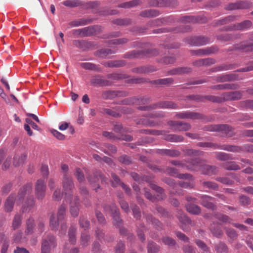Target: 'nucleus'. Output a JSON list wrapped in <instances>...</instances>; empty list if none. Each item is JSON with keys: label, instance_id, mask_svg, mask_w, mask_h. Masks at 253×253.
Returning a JSON list of instances; mask_svg holds the SVG:
<instances>
[{"label": "nucleus", "instance_id": "obj_59", "mask_svg": "<svg viewBox=\"0 0 253 253\" xmlns=\"http://www.w3.org/2000/svg\"><path fill=\"white\" fill-rule=\"evenodd\" d=\"M66 208L65 205H61L58 210L57 217L59 220H63L65 215Z\"/></svg>", "mask_w": 253, "mask_h": 253}, {"label": "nucleus", "instance_id": "obj_10", "mask_svg": "<svg viewBox=\"0 0 253 253\" xmlns=\"http://www.w3.org/2000/svg\"><path fill=\"white\" fill-rule=\"evenodd\" d=\"M56 246L55 238L53 236H48L47 238L43 240L42 245V253H48L51 252L52 249Z\"/></svg>", "mask_w": 253, "mask_h": 253}, {"label": "nucleus", "instance_id": "obj_56", "mask_svg": "<svg viewBox=\"0 0 253 253\" xmlns=\"http://www.w3.org/2000/svg\"><path fill=\"white\" fill-rule=\"evenodd\" d=\"M81 2L78 0H66L63 2V4L68 7H76L80 5Z\"/></svg>", "mask_w": 253, "mask_h": 253}, {"label": "nucleus", "instance_id": "obj_61", "mask_svg": "<svg viewBox=\"0 0 253 253\" xmlns=\"http://www.w3.org/2000/svg\"><path fill=\"white\" fill-rule=\"evenodd\" d=\"M239 200L240 204L243 206H248L251 203L250 198L244 195H241L239 196Z\"/></svg>", "mask_w": 253, "mask_h": 253}, {"label": "nucleus", "instance_id": "obj_7", "mask_svg": "<svg viewBox=\"0 0 253 253\" xmlns=\"http://www.w3.org/2000/svg\"><path fill=\"white\" fill-rule=\"evenodd\" d=\"M184 41L192 46H201L210 42V39L204 36L188 37L185 39Z\"/></svg>", "mask_w": 253, "mask_h": 253}, {"label": "nucleus", "instance_id": "obj_29", "mask_svg": "<svg viewBox=\"0 0 253 253\" xmlns=\"http://www.w3.org/2000/svg\"><path fill=\"white\" fill-rule=\"evenodd\" d=\"M74 202H71L70 206V213L71 215L74 217H77L78 216L79 209V198L77 197H74Z\"/></svg>", "mask_w": 253, "mask_h": 253}, {"label": "nucleus", "instance_id": "obj_43", "mask_svg": "<svg viewBox=\"0 0 253 253\" xmlns=\"http://www.w3.org/2000/svg\"><path fill=\"white\" fill-rule=\"evenodd\" d=\"M62 220H59L58 217L56 218L55 215L52 214L50 217V226L53 230H56L59 224V222Z\"/></svg>", "mask_w": 253, "mask_h": 253}, {"label": "nucleus", "instance_id": "obj_48", "mask_svg": "<svg viewBox=\"0 0 253 253\" xmlns=\"http://www.w3.org/2000/svg\"><path fill=\"white\" fill-rule=\"evenodd\" d=\"M162 240L164 244L169 247H174L176 245L175 240L172 238L168 236L163 237L162 239Z\"/></svg>", "mask_w": 253, "mask_h": 253}, {"label": "nucleus", "instance_id": "obj_17", "mask_svg": "<svg viewBox=\"0 0 253 253\" xmlns=\"http://www.w3.org/2000/svg\"><path fill=\"white\" fill-rule=\"evenodd\" d=\"M251 5V4L248 1H239L235 3H229L226 5L225 8L229 10L246 9L249 8Z\"/></svg>", "mask_w": 253, "mask_h": 253}, {"label": "nucleus", "instance_id": "obj_35", "mask_svg": "<svg viewBox=\"0 0 253 253\" xmlns=\"http://www.w3.org/2000/svg\"><path fill=\"white\" fill-rule=\"evenodd\" d=\"M174 80L171 78L160 79L154 80L151 82V83L158 85H169L173 84Z\"/></svg>", "mask_w": 253, "mask_h": 253}, {"label": "nucleus", "instance_id": "obj_44", "mask_svg": "<svg viewBox=\"0 0 253 253\" xmlns=\"http://www.w3.org/2000/svg\"><path fill=\"white\" fill-rule=\"evenodd\" d=\"M90 21L88 19H82L79 20H75L70 22L69 25L71 27H78L80 26L85 25L89 24Z\"/></svg>", "mask_w": 253, "mask_h": 253}, {"label": "nucleus", "instance_id": "obj_13", "mask_svg": "<svg viewBox=\"0 0 253 253\" xmlns=\"http://www.w3.org/2000/svg\"><path fill=\"white\" fill-rule=\"evenodd\" d=\"M150 4L152 6H171L174 7L177 5L176 0H150Z\"/></svg>", "mask_w": 253, "mask_h": 253}, {"label": "nucleus", "instance_id": "obj_62", "mask_svg": "<svg viewBox=\"0 0 253 253\" xmlns=\"http://www.w3.org/2000/svg\"><path fill=\"white\" fill-rule=\"evenodd\" d=\"M84 36L87 37L93 35L96 32V28L93 26L84 28Z\"/></svg>", "mask_w": 253, "mask_h": 253}, {"label": "nucleus", "instance_id": "obj_3", "mask_svg": "<svg viewBox=\"0 0 253 253\" xmlns=\"http://www.w3.org/2000/svg\"><path fill=\"white\" fill-rule=\"evenodd\" d=\"M178 108L176 104L172 101H162L148 106H141L139 107L140 110H151L156 109H175Z\"/></svg>", "mask_w": 253, "mask_h": 253}, {"label": "nucleus", "instance_id": "obj_23", "mask_svg": "<svg viewBox=\"0 0 253 253\" xmlns=\"http://www.w3.org/2000/svg\"><path fill=\"white\" fill-rule=\"evenodd\" d=\"M157 70V68L152 66H141L133 68L132 72L137 74H148Z\"/></svg>", "mask_w": 253, "mask_h": 253}, {"label": "nucleus", "instance_id": "obj_20", "mask_svg": "<svg viewBox=\"0 0 253 253\" xmlns=\"http://www.w3.org/2000/svg\"><path fill=\"white\" fill-rule=\"evenodd\" d=\"M200 171L203 174L212 175L217 173L218 169L214 166L207 165L204 162Z\"/></svg>", "mask_w": 253, "mask_h": 253}, {"label": "nucleus", "instance_id": "obj_46", "mask_svg": "<svg viewBox=\"0 0 253 253\" xmlns=\"http://www.w3.org/2000/svg\"><path fill=\"white\" fill-rule=\"evenodd\" d=\"M201 184L205 187L213 190H217L218 185L215 182L210 181H201Z\"/></svg>", "mask_w": 253, "mask_h": 253}, {"label": "nucleus", "instance_id": "obj_9", "mask_svg": "<svg viewBox=\"0 0 253 253\" xmlns=\"http://www.w3.org/2000/svg\"><path fill=\"white\" fill-rule=\"evenodd\" d=\"M46 189L44 180L39 179L35 185V195L38 200H42L45 196Z\"/></svg>", "mask_w": 253, "mask_h": 253}, {"label": "nucleus", "instance_id": "obj_14", "mask_svg": "<svg viewBox=\"0 0 253 253\" xmlns=\"http://www.w3.org/2000/svg\"><path fill=\"white\" fill-rule=\"evenodd\" d=\"M176 216L179 221L182 223L181 228L183 231H187L189 230V228L186 227V225H194L193 222L191 220V219L183 212L179 211Z\"/></svg>", "mask_w": 253, "mask_h": 253}, {"label": "nucleus", "instance_id": "obj_57", "mask_svg": "<svg viewBox=\"0 0 253 253\" xmlns=\"http://www.w3.org/2000/svg\"><path fill=\"white\" fill-rule=\"evenodd\" d=\"M169 163L172 165L176 166L186 169H188V164H186L183 161L171 160Z\"/></svg>", "mask_w": 253, "mask_h": 253}, {"label": "nucleus", "instance_id": "obj_60", "mask_svg": "<svg viewBox=\"0 0 253 253\" xmlns=\"http://www.w3.org/2000/svg\"><path fill=\"white\" fill-rule=\"evenodd\" d=\"M21 223V217L20 215L17 214L15 215L12 222V227L15 230L18 228Z\"/></svg>", "mask_w": 253, "mask_h": 253}, {"label": "nucleus", "instance_id": "obj_25", "mask_svg": "<svg viewBox=\"0 0 253 253\" xmlns=\"http://www.w3.org/2000/svg\"><path fill=\"white\" fill-rule=\"evenodd\" d=\"M91 84L95 86H104L111 85L110 81L99 76L95 77L91 80Z\"/></svg>", "mask_w": 253, "mask_h": 253}, {"label": "nucleus", "instance_id": "obj_47", "mask_svg": "<svg viewBox=\"0 0 253 253\" xmlns=\"http://www.w3.org/2000/svg\"><path fill=\"white\" fill-rule=\"evenodd\" d=\"M139 0H133L131 1L123 3L121 4H120L118 6L119 7L127 8H130V7L135 6L136 5H137L139 4Z\"/></svg>", "mask_w": 253, "mask_h": 253}, {"label": "nucleus", "instance_id": "obj_54", "mask_svg": "<svg viewBox=\"0 0 253 253\" xmlns=\"http://www.w3.org/2000/svg\"><path fill=\"white\" fill-rule=\"evenodd\" d=\"M225 231L227 236L231 239L234 240L237 238L238 234L234 229L226 228H225Z\"/></svg>", "mask_w": 253, "mask_h": 253}, {"label": "nucleus", "instance_id": "obj_50", "mask_svg": "<svg viewBox=\"0 0 253 253\" xmlns=\"http://www.w3.org/2000/svg\"><path fill=\"white\" fill-rule=\"evenodd\" d=\"M204 97L212 102L221 103L223 102L222 94L220 96L210 95L205 96Z\"/></svg>", "mask_w": 253, "mask_h": 253}, {"label": "nucleus", "instance_id": "obj_53", "mask_svg": "<svg viewBox=\"0 0 253 253\" xmlns=\"http://www.w3.org/2000/svg\"><path fill=\"white\" fill-rule=\"evenodd\" d=\"M116 90H108L103 92L102 96L104 99H113L116 97Z\"/></svg>", "mask_w": 253, "mask_h": 253}, {"label": "nucleus", "instance_id": "obj_55", "mask_svg": "<svg viewBox=\"0 0 253 253\" xmlns=\"http://www.w3.org/2000/svg\"><path fill=\"white\" fill-rule=\"evenodd\" d=\"M215 180L223 184L231 185L234 183V181L227 177H217Z\"/></svg>", "mask_w": 253, "mask_h": 253}, {"label": "nucleus", "instance_id": "obj_1", "mask_svg": "<svg viewBox=\"0 0 253 253\" xmlns=\"http://www.w3.org/2000/svg\"><path fill=\"white\" fill-rule=\"evenodd\" d=\"M32 190V186L30 184L21 188L18 194L16 196L14 194H10L6 199L4 205V211L6 212H10L12 211L14 203L20 201L26 195L30 194Z\"/></svg>", "mask_w": 253, "mask_h": 253}, {"label": "nucleus", "instance_id": "obj_8", "mask_svg": "<svg viewBox=\"0 0 253 253\" xmlns=\"http://www.w3.org/2000/svg\"><path fill=\"white\" fill-rule=\"evenodd\" d=\"M168 124L174 131H186L191 128L190 124L180 121H169L168 122Z\"/></svg>", "mask_w": 253, "mask_h": 253}, {"label": "nucleus", "instance_id": "obj_5", "mask_svg": "<svg viewBox=\"0 0 253 253\" xmlns=\"http://www.w3.org/2000/svg\"><path fill=\"white\" fill-rule=\"evenodd\" d=\"M223 150L233 152V153H241L242 152H253V144H245L242 146L234 145L227 144L222 148Z\"/></svg>", "mask_w": 253, "mask_h": 253}, {"label": "nucleus", "instance_id": "obj_28", "mask_svg": "<svg viewBox=\"0 0 253 253\" xmlns=\"http://www.w3.org/2000/svg\"><path fill=\"white\" fill-rule=\"evenodd\" d=\"M221 166L227 170H238L241 169L240 166L235 161L224 163L221 165Z\"/></svg>", "mask_w": 253, "mask_h": 253}, {"label": "nucleus", "instance_id": "obj_22", "mask_svg": "<svg viewBox=\"0 0 253 253\" xmlns=\"http://www.w3.org/2000/svg\"><path fill=\"white\" fill-rule=\"evenodd\" d=\"M165 131L163 133V138L168 141L171 142H183L184 140V138L183 136L180 135L174 134H165Z\"/></svg>", "mask_w": 253, "mask_h": 253}, {"label": "nucleus", "instance_id": "obj_26", "mask_svg": "<svg viewBox=\"0 0 253 253\" xmlns=\"http://www.w3.org/2000/svg\"><path fill=\"white\" fill-rule=\"evenodd\" d=\"M126 63V61L121 60H111L109 61L104 62L102 64L106 67L110 68H118L125 66Z\"/></svg>", "mask_w": 253, "mask_h": 253}, {"label": "nucleus", "instance_id": "obj_2", "mask_svg": "<svg viewBox=\"0 0 253 253\" xmlns=\"http://www.w3.org/2000/svg\"><path fill=\"white\" fill-rule=\"evenodd\" d=\"M150 187L159 194L157 197L153 196L150 193L148 189L146 188L144 189L145 197L152 202H155L157 200H162L166 197V194L164 193V190L163 188L158 186L157 185L150 183L149 184Z\"/></svg>", "mask_w": 253, "mask_h": 253}, {"label": "nucleus", "instance_id": "obj_27", "mask_svg": "<svg viewBox=\"0 0 253 253\" xmlns=\"http://www.w3.org/2000/svg\"><path fill=\"white\" fill-rule=\"evenodd\" d=\"M252 22L251 21L247 20H245L241 23L235 24L233 27H231L229 30H243L245 29H248L252 27Z\"/></svg>", "mask_w": 253, "mask_h": 253}, {"label": "nucleus", "instance_id": "obj_39", "mask_svg": "<svg viewBox=\"0 0 253 253\" xmlns=\"http://www.w3.org/2000/svg\"><path fill=\"white\" fill-rule=\"evenodd\" d=\"M114 53V52L110 49H101L95 52V55L101 58H106L108 55Z\"/></svg>", "mask_w": 253, "mask_h": 253}, {"label": "nucleus", "instance_id": "obj_63", "mask_svg": "<svg viewBox=\"0 0 253 253\" xmlns=\"http://www.w3.org/2000/svg\"><path fill=\"white\" fill-rule=\"evenodd\" d=\"M240 105L242 108L253 110V100H247L241 101L240 102Z\"/></svg>", "mask_w": 253, "mask_h": 253}, {"label": "nucleus", "instance_id": "obj_36", "mask_svg": "<svg viewBox=\"0 0 253 253\" xmlns=\"http://www.w3.org/2000/svg\"><path fill=\"white\" fill-rule=\"evenodd\" d=\"M215 158L220 161H226L232 160L231 155L224 152H216L214 153Z\"/></svg>", "mask_w": 253, "mask_h": 253}, {"label": "nucleus", "instance_id": "obj_30", "mask_svg": "<svg viewBox=\"0 0 253 253\" xmlns=\"http://www.w3.org/2000/svg\"><path fill=\"white\" fill-rule=\"evenodd\" d=\"M227 144H224L222 145H219L215 143H213L210 142H199L197 143L196 145L199 147L203 148H212L214 149H219L223 150L222 148L223 146H226Z\"/></svg>", "mask_w": 253, "mask_h": 253}, {"label": "nucleus", "instance_id": "obj_49", "mask_svg": "<svg viewBox=\"0 0 253 253\" xmlns=\"http://www.w3.org/2000/svg\"><path fill=\"white\" fill-rule=\"evenodd\" d=\"M215 217L219 221L223 223H231L232 219L227 215L220 213L215 214Z\"/></svg>", "mask_w": 253, "mask_h": 253}, {"label": "nucleus", "instance_id": "obj_15", "mask_svg": "<svg viewBox=\"0 0 253 253\" xmlns=\"http://www.w3.org/2000/svg\"><path fill=\"white\" fill-rule=\"evenodd\" d=\"M205 161L200 158L191 159L188 163L187 170L200 171Z\"/></svg>", "mask_w": 253, "mask_h": 253}, {"label": "nucleus", "instance_id": "obj_41", "mask_svg": "<svg viewBox=\"0 0 253 253\" xmlns=\"http://www.w3.org/2000/svg\"><path fill=\"white\" fill-rule=\"evenodd\" d=\"M159 12L155 9H148L142 11L140 15L143 17H152L159 15Z\"/></svg>", "mask_w": 253, "mask_h": 253}, {"label": "nucleus", "instance_id": "obj_58", "mask_svg": "<svg viewBox=\"0 0 253 253\" xmlns=\"http://www.w3.org/2000/svg\"><path fill=\"white\" fill-rule=\"evenodd\" d=\"M236 48L242 50L246 52L251 51L253 50V44L251 43L249 44H246L244 43H242L239 46H236Z\"/></svg>", "mask_w": 253, "mask_h": 253}, {"label": "nucleus", "instance_id": "obj_33", "mask_svg": "<svg viewBox=\"0 0 253 253\" xmlns=\"http://www.w3.org/2000/svg\"><path fill=\"white\" fill-rule=\"evenodd\" d=\"M80 66L85 70H89L94 71L100 72L101 69L99 65L92 63L85 62L80 63Z\"/></svg>", "mask_w": 253, "mask_h": 253}, {"label": "nucleus", "instance_id": "obj_24", "mask_svg": "<svg viewBox=\"0 0 253 253\" xmlns=\"http://www.w3.org/2000/svg\"><path fill=\"white\" fill-rule=\"evenodd\" d=\"M220 126H224L221 127L218 131L221 136L230 137L235 135L232 127L228 125H220Z\"/></svg>", "mask_w": 253, "mask_h": 253}, {"label": "nucleus", "instance_id": "obj_12", "mask_svg": "<svg viewBox=\"0 0 253 253\" xmlns=\"http://www.w3.org/2000/svg\"><path fill=\"white\" fill-rule=\"evenodd\" d=\"M190 27L188 25L186 26H181L177 28H160L156 30H154L153 31V33L155 34H160L163 33H166L168 32H173L174 33H179V32H186L189 31L190 30Z\"/></svg>", "mask_w": 253, "mask_h": 253}, {"label": "nucleus", "instance_id": "obj_42", "mask_svg": "<svg viewBox=\"0 0 253 253\" xmlns=\"http://www.w3.org/2000/svg\"><path fill=\"white\" fill-rule=\"evenodd\" d=\"M76 228L74 226H71L69 230L68 236L70 242L73 244L76 241Z\"/></svg>", "mask_w": 253, "mask_h": 253}, {"label": "nucleus", "instance_id": "obj_32", "mask_svg": "<svg viewBox=\"0 0 253 253\" xmlns=\"http://www.w3.org/2000/svg\"><path fill=\"white\" fill-rule=\"evenodd\" d=\"M26 158L27 155L26 154H22L20 155H16L13 158V165L15 167H19L23 165Z\"/></svg>", "mask_w": 253, "mask_h": 253}, {"label": "nucleus", "instance_id": "obj_31", "mask_svg": "<svg viewBox=\"0 0 253 253\" xmlns=\"http://www.w3.org/2000/svg\"><path fill=\"white\" fill-rule=\"evenodd\" d=\"M187 211L191 214L198 215L201 212V208L195 204L189 203L185 206Z\"/></svg>", "mask_w": 253, "mask_h": 253}, {"label": "nucleus", "instance_id": "obj_38", "mask_svg": "<svg viewBox=\"0 0 253 253\" xmlns=\"http://www.w3.org/2000/svg\"><path fill=\"white\" fill-rule=\"evenodd\" d=\"M137 125H142L148 126H154L157 125V123L155 122L150 120L147 118H143L137 120L136 122Z\"/></svg>", "mask_w": 253, "mask_h": 253}, {"label": "nucleus", "instance_id": "obj_64", "mask_svg": "<svg viewBox=\"0 0 253 253\" xmlns=\"http://www.w3.org/2000/svg\"><path fill=\"white\" fill-rule=\"evenodd\" d=\"M215 250L217 253H223V252H227L228 251V249L224 243H219L217 244L215 247Z\"/></svg>", "mask_w": 253, "mask_h": 253}, {"label": "nucleus", "instance_id": "obj_37", "mask_svg": "<svg viewBox=\"0 0 253 253\" xmlns=\"http://www.w3.org/2000/svg\"><path fill=\"white\" fill-rule=\"evenodd\" d=\"M181 21L182 22H201L204 23L206 22V19L204 18L202 19L199 16L195 17L193 16H184L182 18Z\"/></svg>", "mask_w": 253, "mask_h": 253}, {"label": "nucleus", "instance_id": "obj_18", "mask_svg": "<svg viewBox=\"0 0 253 253\" xmlns=\"http://www.w3.org/2000/svg\"><path fill=\"white\" fill-rule=\"evenodd\" d=\"M192 71V69L188 67H177L172 69L167 72L168 75H181L188 74Z\"/></svg>", "mask_w": 253, "mask_h": 253}, {"label": "nucleus", "instance_id": "obj_6", "mask_svg": "<svg viewBox=\"0 0 253 253\" xmlns=\"http://www.w3.org/2000/svg\"><path fill=\"white\" fill-rule=\"evenodd\" d=\"M104 210L111 214L114 219V224L115 226H120L122 224V220L119 217V212L118 209L114 204L111 205H106L104 207Z\"/></svg>", "mask_w": 253, "mask_h": 253}, {"label": "nucleus", "instance_id": "obj_19", "mask_svg": "<svg viewBox=\"0 0 253 253\" xmlns=\"http://www.w3.org/2000/svg\"><path fill=\"white\" fill-rule=\"evenodd\" d=\"M223 101L226 100H236L240 99L242 97V93L240 91H234L225 92L222 94Z\"/></svg>", "mask_w": 253, "mask_h": 253}, {"label": "nucleus", "instance_id": "obj_11", "mask_svg": "<svg viewBox=\"0 0 253 253\" xmlns=\"http://www.w3.org/2000/svg\"><path fill=\"white\" fill-rule=\"evenodd\" d=\"M199 198L200 199V203L203 207L211 210H216L217 206L213 202L214 200L213 197L203 195L200 196Z\"/></svg>", "mask_w": 253, "mask_h": 253}, {"label": "nucleus", "instance_id": "obj_16", "mask_svg": "<svg viewBox=\"0 0 253 253\" xmlns=\"http://www.w3.org/2000/svg\"><path fill=\"white\" fill-rule=\"evenodd\" d=\"M175 116L178 119H201L203 118V115L200 113L192 112H183L176 113Z\"/></svg>", "mask_w": 253, "mask_h": 253}, {"label": "nucleus", "instance_id": "obj_21", "mask_svg": "<svg viewBox=\"0 0 253 253\" xmlns=\"http://www.w3.org/2000/svg\"><path fill=\"white\" fill-rule=\"evenodd\" d=\"M157 153L162 156L165 155L172 158L178 157L181 155V152L176 149H158Z\"/></svg>", "mask_w": 253, "mask_h": 253}, {"label": "nucleus", "instance_id": "obj_52", "mask_svg": "<svg viewBox=\"0 0 253 253\" xmlns=\"http://www.w3.org/2000/svg\"><path fill=\"white\" fill-rule=\"evenodd\" d=\"M160 247L153 242H149L148 244V253H156L159 251Z\"/></svg>", "mask_w": 253, "mask_h": 253}, {"label": "nucleus", "instance_id": "obj_34", "mask_svg": "<svg viewBox=\"0 0 253 253\" xmlns=\"http://www.w3.org/2000/svg\"><path fill=\"white\" fill-rule=\"evenodd\" d=\"M143 55V52L140 50H133L125 53L123 57L127 59L139 58Z\"/></svg>", "mask_w": 253, "mask_h": 253}, {"label": "nucleus", "instance_id": "obj_51", "mask_svg": "<svg viewBox=\"0 0 253 253\" xmlns=\"http://www.w3.org/2000/svg\"><path fill=\"white\" fill-rule=\"evenodd\" d=\"M210 230L213 235L218 238L221 237L223 233L219 227H215V225H211L210 227Z\"/></svg>", "mask_w": 253, "mask_h": 253}, {"label": "nucleus", "instance_id": "obj_45", "mask_svg": "<svg viewBox=\"0 0 253 253\" xmlns=\"http://www.w3.org/2000/svg\"><path fill=\"white\" fill-rule=\"evenodd\" d=\"M35 227L34 220L33 218H28L26 221V230L27 234H32Z\"/></svg>", "mask_w": 253, "mask_h": 253}, {"label": "nucleus", "instance_id": "obj_4", "mask_svg": "<svg viewBox=\"0 0 253 253\" xmlns=\"http://www.w3.org/2000/svg\"><path fill=\"white\" fill-rule=\"evenodd\" d=\"M62 185L65 200L67 202L69 201L72 197L71 193L74 186L71 177L67 173L63 175Z\"/></svg>", "mask_w": 253, "mask_h": 253}, {"label": "nucleus", "instance_id": "obj_40", "mask_svg": "<svg viewBox=\"0 0 253 253\" xmlns=\"http://www.w3.org/2000/svg\"><path fill=\"white\" fill-rule=\"evenodd\" d=\"M182 151L186 156H199L203 154L201 151L193 149H185Z\"/></svg>", "mask_w": 253, "mask_h": 253}]
</instances>
